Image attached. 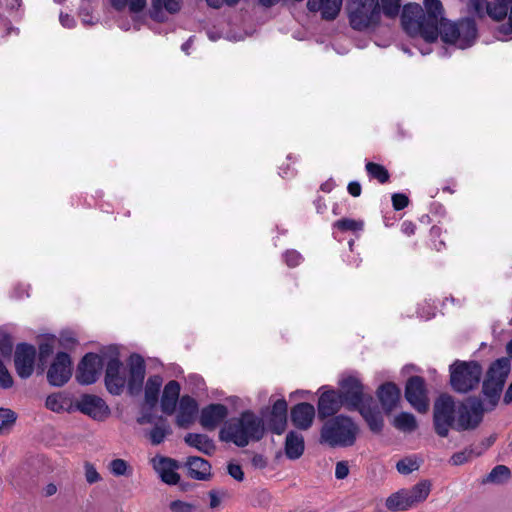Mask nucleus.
I'll use <instances>...</instances> for the list:
<instances>
[{
  "label": "nucleus",
  "instance_id": "nucleus-1",
  "mask_svg": "<svg viewBox=\"0 0 512 512\" xmlns=\"http://www.w3.org/2000/svg\"><path fill=\"white\" fill-rule=\"evenodd\" d=\"M424 8L417 3L403 6L401 25L412 38L421 37L427 43L438 39L439 27L446 20L443 18V6L440 0H424Z\"/></svg>",
  "mask_w": 512,
  "mask_h": 512
},
{
  "label": "nucleus",
  "instance_id": "nucleus-2",
  "mask_svg": "<svg viewBox=\"0 0 512 512\" xmlns=\"http://www.w3.org/2000/svg\"><path fill=\"white\" fill-rule=\"evenodd\" d=\"M264 422L252 411H244L239 417L226 421L219 432V439L245 447L250 441H259L264 436Z\"/></svg>",
  "mask_w": 512,
  "mask_h": 512
},
{
  "label": "nucleus",
  "instance_id": "nucleus-3",
  "mask_svg": "<svg viewBox=\"0 0 512 512\" xmlns=\"http://www.w3.org/2000/svg\"><path fill=\"white\" fill-rule=\"evenodd\" d=\"M358 433L359 428L351 418L338 415L324 423L320 440L330 447H350L356 442Z\"/></svg>",
  "mask_w": 512,
  "mask_h": 512
},
{
  "label": "nucleus",
  "instance_id": "nucleus-4",
  "mask_svg": "<svg viewBox=\"0 0 512 512\" xmlns=\"http://www.w3.org/2000/svg\"><path fill=\"white\" fill-rule=\"evenodd\" d=\"M450 385L460 394L476 390L483 376V368L477 361L455 360L449 367Z\"/></svg>",
  "mask_w": 512,
  "mask_h": 512
},
{
  "label": "nucleus",
  "instance_id": "nucleus-5",
  "mask_svg": "<svg viewBox=\"0 0 512 512\" xmlns=\"http://www.w3.org/2000/svg\"><path fill=\"white\" fill-rule=\"evenodd\" d=\"M475 17L469 15L457 22L446 20L439 27V35L445 43L453 44L460 49L471 47L477 38Z\"/></svg>",
  "mask_w": 512,
  "mask_h": 512
},
{
  "label": "nucleus",
  "instance_id": "nucleus-6",
  "mask_svg": "<svg viewBox=\"0 0 512 512\" xmlns=\"http://www.w3.org/2000/svg\"><path fill=\"white\" fill-rule=\"evenodd\" d=\"M348 19L351 28L356 31L377 29L381 24L378 0H350Z\"/></svg>",
  "mask_w": 512,
  "mask_h": 512
},
{
  "label": "nucleus",
  "instance_id": "nucleus-7",
  "mask_svg": "<svg viewBox=\"0 0 512 512\" xmlns=\"http://www.w3.org/2000/svg\"><path fill=\"white\" fill-rule=\"evenodd\" d=\"M511 369L509 358L503 357L494 361L483 380L482 392L488 399L489 409L493 410L500 399L506 379Z\"/></svg>",
  "mask_w": 512,
  "mask_h": 512
},
{
  "label": "nucleus",
  "instance_id": "nucleus-8",
  "mask_svg": "<svg viewBox=\"0 0 512 512\" xmlns=\"http://www.w3.org/2000/svg\"><path fill=\"white\" fill-rule=\"evenodd\" d=\"M457 419V405L452 396L440 395L434 402L433 427L435 433L446 438L450 429H455Z\"/></svg>",
  "mask_w": 512,
  "mask_h": 512
},
{
  "label": "nucleus",
  "instance_id": "nucleus-9",
  "mask_svg": "<svg viewBox=\"0 0 512 512\" xmlns=\"http://www.w3.org/2000/svg\"><path fill=\"white\" fill-rule=\"evenodd\" d=\"M487 410H490L489 407ZM486 409L479 398H469L465 403L457 406V419L455 430H473L482 422Z\"/></svg>",
  "mask_w": 512,
  "mask_h": 512
},
{
  "label": "nucleus",
  "instance_id": "nucleus-10",
  "mask_svg": "<svg viewBox=\"0 0 512 512\" xmlns=\"http://www.w3.org/2000/svg\"><path fill=\"white\" fill-rule=\"evenodd\" d=\"M339 385L338 393L348 410H356L365 402L372 401V397L364 393V387L356 377H346L340 381Z\"/></svg>",
  "mask_w": 512,
  "mask_h": 512
},
{
  "label": "nucleus",
  "instance_id": "nucleus-11",
  "mask_svg": "<svg viewBox=\"0 0 512 512\" xmlns=\"http://www.w3.org/2000/svg\"><path fill=\"white\" fill-rule=\"evenodd\" d=\"M405 398L419 413L427 412L429 401L425 380L420 376H411L405 386Z\"/></svg>",
  "mask_w": 512,
  "mask_h": 512
},
{
  "label": "nucleus",
  "instance_id": "nucleus-12",
  "mask_svg": "<svg viewBox=\"0 0 512 512\" xmlns=\"http://www.w3.org/2000/svg\"><path fill=\"white\" fill-rule=\"evenodd\" d=\"M103 367L102 359L95 353H87L77 367L76 379L82 385L96 382Z\"/></svg>",
  "mask_w": 512,
  "mask_h": 512
},
{
  "label": "nucleus",
  "instance_id": "nucleus-13",
  "mask_svg": "<svg viewBox=\"0 0 512 512\" xmlns=\"http://www.w3.org/2000/svg\"><path fill=\"white\" fill-rule=\"evenodd\" d=\"M72 375L71 359L65 352L57 353L54 361L47 371L48 382L56 387L63 386Z\"/></svg>",
  "mask_w": 512,
  "mask_h": 512
},
{
  "label": "nucleus",
  "instance_id": "nucleus-14",
  "mask_svg": "<svg viewBox=\"0 0 512 512\" xmlns=\"http://www.w3.org/2000/svg\"><path fill=\"white\" fill-rule=\"evenodd\" d=\"M36 349L26 343L18 344L14 355V364L17 375L22 379L29 378L34 371Z\"/></svg>",
  "mask_w": 512,
  "mask_h": 512
},
{
  "label": "nucleus",
  "instance_id": "nucleus-15",
  "mask_svg": "<svg viewBox=\"0 0 512 512\" xmlns=\"http://www.w3.org/2000/svg\"><path fill=\"white\" fill-rule=\"evenodd\" d=\"M75 407L77 410L93 418L94 420L102 421L110 415V409L105 401L96 396L85 394L76 402Z\"/></svg>",
  "mask_w": 512,
  "mask_h": 512
},
{
  "label": "nucleus",
  "instance_id": "nucleus-16",
  "mask_svg": "<svg viewBox=\"0 0 512 512\" xmlns=\"http://www.w3.org/2000/svg\"><path fill=\"white\" fill-rule=\"evenodd\" d=\"M105 385L113 395H120L126 385L123 364L117 356L111 357L106 365Z\"/></svg>",
  "mask_w": 512,
  "mask_h": 512
},
{
  "label": "nucleus",
  "instance_id": "nucleus-17",
  "mask_svg": "<svg viewBox=\"0 0 512 512\" xmlns=\"http://www.w3.org/2000/svg\"><path fill=\"white\" fill-rule=\"evenodd\" d=\"M129 378L126 380L128 391L131 395L141 392L146 373V366L143 358L138 354H132L128 361Z\"/></svg>",
  "mask_w": 512,
  "mask_h": 512
},
{
  "label": "nucleus",
  "instance_id": "nucleus-18",
  "mask_svg": "<svg viewBox=\"0 0 512 512\" xmlns=\"http://www.w3.org/2000/svg\"><path fill=\"white\" fill-rule=\"evenodd\" d=\"M228 416V408L223 404H210L201 410L200 424L206 430H214Z\"/></svg>",
  "mask_w": 512,
  "mask_h": 512
},
{
  "label": "nucleus",
  "instance_id": "nucleus-19",
  "mask_svg": "<svg viewBox=\"0 0 512 512\" xmlns=\"http://www.w3.org/2000/svg\"><path fill=\"white\" fill-rule=\"evenodd\" d=\"M344 402L336 390H327L323 392L318 400V416L320 419L336 414Z\"/></svg>",
  "mask_w": 512,
  "mask_h": 512
},
{
  "label": "nucleus",
  "instance_id": "nucleus-20",
  "mask_svg": "<svg viewBox=\"0 0 512 512\" xmlns=\"http://www.w3.org/2000/svg\"><path fill=\"white\" fill-rule=\"evenodd\" d=\"M376 394L382 409L386 413H390L396 409L401 398V391L393 382H386L380 385Z\"/></svg>",
  "mask_w": 512,
  "mask_h": 512
},
{
  "label": "nucleus",
  "instance_id": "nucleus-21",
  "mask_svg": "<svg viewBox=\"0 0 512 512\" xmlns=\"http://www.w3.org/2000/svg\"><path fill=\"white\" fill-rule=\"evenodd\" d=\"M153 466L164 483L176 485L179 482L180 475L175 472V469L178 468L175 460L161 456L153 459Z\"/></svg>",
  "mask_w": 512,
  "mask_h": 512
},
{
  "label": "nucleus",
  "instance_id": "nucleus-22",
  "mask_svg": "<svg viewBox=\"0 0 512 512\" xmlns=\"http://www.w3.org/2000/svg\"><path fill=\"white\" fill-rule=\"evenodd\" d=\"M343 0H308L307 8L311 12H319L322 19L334 20L340 13Z\"/></svg>",
  "mask_w": 512,
  "mask_h": 512
},
{
  "label": "nucleus",
  "instance_id": "nucleus-23",
  "mask_svg": "<svg viewBox=\"0 0 512 512\" xmlns=\"http://www.w3.org/2000/svg\"><path fill=\"white\" fill-rule=\"evenodd\" d=\"M315 417L313 405L302 402L291 409V421L300 430H307L311 427Z\"/></svg>",
  "mask_w": 512,
  "mask_h": 512
},
{
  "label": "nucleus",
  "instance_id": "nucleus-24",
  "mask_svg": "<svg viewBox=\"0 0 512 512\" xmlns=\"http://www.w3.org/2000/svg\"><path fill=\"white\" fill-rule=\"evenodd\" d=\"M197 411L198 404L196 400L188 395L182 396L176 417L177 425L182 428H187L194 421Z\"/></svg>",
  "mask_w": 512,
  "mask_h": 512
},
{
  "label": "nucleus",
  "instance_id": "nucleus-25",
  "mask_svg": "<svg viewBox=\"0 0 512 512\" xmlns=\"http://www.w3.org/2000/svg\"><path fill=\"white\" fill-rule=\"evenodd\" d=\"M180 395V384L175 381H169L163 390L161 397V410L167 415H172L176 410V405Z\"/></svg>",
  "mask_w": 512,
  "mask_h": 512
},
{
  "label": "nucleus",
  "instance_id": "nucleus-26",
  "mask_svg": "<svg viewBox=\"0 0 512 512\" xmlns=\"http://www.w3.org/2000/svg\"><path fill=\"white\" fill-rule=\"evenodd\" d=\"M188 474L192 479L205 481L211 476V465L201 457L191 456L187 459Z\"/></svg>",
  "mask_w": 512,
  "mask_h": 512
},
{
  "label": "nucleus",
  "instance_id": "nucleus-27",
  "mask_svg": "<svg viewBox=\"0 0 512 512\" xmlns=\"http://www.w3.org/2000/svg\"><path fill=\"white\" fill-rule=\"evenodd\" d=\"M512 4V0H496L494 3L488 2L484 5V13L481 16H475L483 19L486 15L495 21H500L507 16L508 9Z\"/></svg>",
  "mask_w": 512,
  "mask_h": 512
},
{
  "label": "nucleus",
  "instance_id": "nucleus-28",
  "mask_svg": "<svg viewBox=\"0 0 512 512\" xmlns=\"http://www.w3.org/2000/svg\"><path fill=\"white\" fill-rule=\"evenodd\" d=\"M365 419L371 431L379 433L384 425L383 417L377 407H372L366 402L357 409Z\"/></svg>",
  "mask_w": 512,
  "mask_h": 512
},
{
  "label": "nucleus",
  "instance_id": "nucleus-29",
  "mask_svg": "<svg viewBox=\"0 0 512 512\" xmlns=\"http://www.w3.org/2000/svg\"><path fill=\"white\" fill-rule=\"evenodd\" d=\"M184 441L206 455H212L216 449L213 440L205 434L188 433Z\"/></svg>",
  "mask_w": 512,
  "mask_h": 512
},
{
  "label": "nucleus",
  "instance_id": "nucleus-30",
  "mask_svg": "<svg viewBox=\"0 0 512 512\" xmlns=\"http://www.w3.org/2000/svg\"><path fill=\"white\" fill-rule=\"evenodd\" d=\"M304 452V438L301 434L290 431L285 440V453L289 459L295 460Z\"/></svg>",
  "mask_w": 512,
  "mask_h": 512
},
{
  "label": "nucleus",
  "instance_id": "nucleus-31",
  "mask_svg": "<svg viewBox=\"0 0 512 512\" xmlns=\"http://www.w3.org/2000/svg\"><path fill=\"white\" fill-rule=\"evenodd\" d=\"M431 491V484L429 481L424 480L410 489H405V494L408 498L411 508L427 499Z\"/></svg>",
  "mask_w": 512,
  "mask_h": 512
},
{
  "label": "nucleus",
  "instance_id": "nucleus-32",
  "mask_svg": "<svg viewBox=\"0 0 512 512\" xmlns=\"http://www.w3.org/2000/svg\"><path fill=\"white\" fill-rule=\"evenodd\" d=\"M162 377L159 375L150 376L145 385V404L154 408L158 402L160 388L162 386Z\"/></svg>",
  "mask_w": 512,
  "mask_h": 512
},
{
  "label": "nucleus",
  "instance_id": "nucleus-33",
  "mask_svg": "<svg viewBox=\"0 0 512 512\" xmlns=\"http://www.w3.org/2000/svg\"><path fill=\"white\" fill-rule=\"evenodd\" d=\"M45 405L49 410L57 413L70 411L73 407L71 398L63 392L49 395Z\"/></svg>",
  "mask_w": 512,
  "mask_h": 512
},
{
  "label": "nucleus",
  "instance_id": "nucleus-34",
  "mask_svg": "<svg viewBox=\"0 0 512 512\" xmlns=\"http://www.w3.org/2000/svg\"><path fill=\"white\" fill-rule=\"evenodd\" d=\"M169 434H171V428L167 419L163 416H159L153 425V428L149 431L148 437L153 445H159Z\"/></svg>",
  "mask_w": 512,
  "mask_h": 512
},
{
  "label": "nucleus",
  "instance_id": "nucleus-35",
  "mask_svg": "<svg viewBox=\"0 0 512 512\" xmlns=\"http://www.w3.org/2000/svg\"><path fill=\"white\" fill-rule=\"evenodd\" d=\"M385 507L391 512L406 511L411 508L405 489H400L387 497Z\"/></svg>",
  "mask_w": 512,
  "mask_h": 512
},
{
  "label": "nucleus",
  "instance_id": "nucleus-36",
  "mask_svg": "<svg viewBox=\"0 0 512 512\" xmlns=\"http://www.w3.org/2000/svg\"><path fill=\"white\" fill-rule=\"evenodd\" d=\"M151 17L158 19V14L165 9L170 14L178 13L182 7V0H151Z\"/></svg>",
  "mask_w": 512,
  "mask_h": 512
},
{
  "label": "nucleus",
  "instance_id": "nucleus-37",
  "mask_svg": "<svg viewBox=\"0 0 512 512\" xmlns=\"http://www.w3.org/2000/svg\"><path fill=\"white\" fill-rule=\"evenodd\" d=\"M380 6V14L384 17L395 20L399 15L401 16L403 6L402 0H378Z\"/></svg>",
  "mask_w": 512,
  "mask_h": 512
},
{
  "label": "nucleus",
  "instance_id": "nucleus-38",
  "mask_svg": "<svg viewBox=\"0 0 512 512\" xmlns=\"http://www.w3.org/2000/svg\"><path fill=\"white\" fill-rule=\"evenodd\" d=\"M393 425L395 428L403 432H413L418 427L415 416L408 412H401L395 416Z\"/></svg>",
  "mask_w": 512,
  "mask_h": 512
},
{
  "label": "nucleus",
  "instance_id": "nucleus-39",
  "mask_svg": "<svg viewBox=\"0 0 512 512\" xmlns=\"http://www.w3.org/2000/svg\"><path fill=\"white\" fill-rule=\"evenodd\" d=\"M110 3L116 11L128 8L131 13H139L146 7L147 0H110Z\"/></svg>",
  "mask_w": 512,
  "mask_h": 512
},
{
  "label": "nucleus",
  "instance_id": "nucleus-40",
  "mask_svg": "<svg viewBox=\"0 0 512 512\" xmlns=\"http://www.w3.org/2000/svg\"><path fill=\"white\" fill-rule=\"evenodd\" d=\"M511 476L510 469L505 465H497L495 466L491 472L486 476L484 482L488 483H503L508 480Z\"/></svg>",
  "mask_w": 512,
  "mask_h": 512
},
{
  "label": "nucleus",
  "instance_id": "nucleus-41",
  "mask_svg": "<svg viewBox=\"0 0 512 512\" xmlns=\"http://www.w3.org/2000/svg\"><path fill=\"white\" fill-rule=\"evenodd\" d=\"M366 171L371 178L377 179L380 183H386L389 180L388 170L380 164L374 162L366 163Z\"/></svg>",
  "mask_w": 512,
  "mask_h": 512
},
{
  "label": "nucleus",
  "instance_id": "nucleus-42",
  "mask_svg": "<svg viewBox=\"0 0 512 512\" xmlns=\"http://www.w3.org/2000/svg\"><path fill=\"white\" fill-rule=\"evenodd\" d=\"M420 467V461L416 456H408L396 463L397 471L402 475H408L413 471L418 470Z\"/></svg>",
  "mask_w": 512,
  "mask_h": 512
},
{
  "label": "nucleus",
  "instance_id": "nucleus-43",
  "mask_svg": "<svg viewBox=\"0 0 512 512\" xmlns=\"http://www.w3.org/2000/svg\"><path fill=\"white\" fill-rule=\"evenodd\" d=\"M17 414L8 408H0V435L9 432L14 426Z\"/></svg>",
  "mask_w": 512,
  "mask_h": 512
},
{
  "label": "nucleus",
  "instance_id": "nucleus-44",
  "mask_svg": "<svg viewBox=\"0 0 512 512\" xmlns=\"http://www.w3.org/2000/svg\"><path fill=\"white\" fill-rule=\"evenodd\" d=\"M333 226L335 228L339 229L340 231L356 232V231H361L363 229L364 223H363V221H360V220H354V219H350V218H342V219L337 220L333 224Z\"/></svg>",
  "mask_w": 512,
  "mask_h": 512
},
{
  "label": "nucleus",
  "instance_id": "nucleus-45",
  "mask_svg": "<svg viewBox=\"0 0 512 512\" xmlns=\"http://www.w3.org/2000/svg\"><path fill=\"white\" fill-rule=\"evenodd\" d=\"M481 452L475 453L473 449L466 448L460 452L454 453L449 462L454 466L463 465L469 462L473 457L479 456Z\"/></svg>",
  "mask_w": 512,
  "mask_h": 512
},
{
  "label": "nucleus",
  "instance_id": "nucleus-46",
  "mask_svg": "<svg viewBox=\"0 0 512 512\" xmlns=\"http://www.w3.org/2000/svg\"><path fill=\"white\" fill-rule=\"evenodd\" d=\"M109 470L114 476H128L131 474V468L124 459H114L109 463Z\"/></svg>",
  "mask_w": 512,
  "mask_h": 512
},
{
  "label": "nucleus",
  "instance_id": "nucleus-47",
  "mask_svg": "<svg viewBox=\"0 0 512 512\" xmlns=\"http://www.w3.org/2000/svg\"><path fill=\"white\" fill-rule=\"evenodd\" d=\"M486 0H468L466 2V12L471 16H481L484 13Z\"/></svg>",
  "mask_w": 512,
  "mask_h": 512
},
{
  "label": "nucleus",
  "instance_id": "nucleus-48",
  "mask_svg": "<svg viewBox=\"0 0 512 512\" xmlns=\"http://www.w3.org/2000/svg\"><path fill=\"white\" fill-rule=\"evenodd\" d=\"M13 349V342L9 334L0 331V353L2 356H10Z\"/></svg>",
  "mask_w": 512,
  "mask_h": 512
},
{
  "label": "nucleus",
  "instance_id": "nucleus-49",
  "mask_svg": "<svg viewBox=\"0 0 512 512\" xmlns=\"http://www.w3.org/2000/svg\"><path fill=\"white\" fill-rule=\"evenodd\" d=\"M152 409L149 406L147 408H142L140 416L137 418V423L140 425L144 424H152L154 425L159 418L160 415H155L152 413Z\"/></svg>",
  "mask_w": 512,
  "mask_h": 512
},
{
  "label": "nucleus",
  "instance_id": "nucleus-50",
  "mask_svg": "<svg viewBox=\"0 0 512 512\" xmlns=\"http://www.w3.org/2000/svg\"><path fill=\"white\" fill-rule=\"evenodd\" d=\"M169 509L171 512H194L196 510V506L182 500H174L170 502Z\"/></svg>",
  "mask_w": 512,
  "mask_h": 512
},
{
  "label": "nucleus",
  "instance_id": "nucleus-51",
  "mask_svg": "<svg viewBox=\"0 0 512 512\" xmlns=\"http://www.w3.org/2000/svg\"><path fill=\"white\" fill-rule=\"evenodd\" d=\"M286 425H287V418H285V417L282 418V417H277V416L271 415L269 426H270V429L272 432L280 435L285 431Z\"/></svg>",
  "mask_w": 512,
  "mask_h": 512
},
{
  "label": "nucleus",
  "instance_id": "nucleus-52",
  "mask_svg": "<svg viewBox=\"0 0 512 512\" xmlns=\"http://www.w3.org/2000/svg\"><path fill=\"white\" fill-rule=\"evenodd\" d=\"M13 386V378L4 363L0 360V388L8 389Z\"/></svg>",
  "mask_w": 512,
  "mask_h": 512
},
{
  "label": "nucleus",
  "instance_id": "nucleus-53",
  "mask_svg": "<svg viewBox=\"0 0 512 512\" xmlns=\"http://www.w3.org/2000/svg\"><path fill=\"white\" fill-rule=\"evenodd\" d=\"M287 402L285 399H278L272 407L271 415L277 417L287 418Z\"/></svg>",
  "mask_w": 512,
  "mask_h": 512
},
{
  "label": "nucleus",
  "instance_id": "nucleus-54",
  "mask_svg": "<svg viewBox=\"0 0 512 512\" xmlns=\"http://www.w3.org/2000/svg\"><path fill=\"white\" fill-rule=\"evenodd\" d=\"M284 260L289 267H296L302 261L301 254L296 250H288L284 254Z\"/></svg>",
  "mask_w": 512,
  "mask_h": 512
},
{
  "label": "nucleus",
  "instance_id": "nucleus-55",
  "mask_svg": "<svg viewBox=\"0 0 512 512\" xmlns=\"http://www.w3.org/2000/svg\"><path fill=\"white\" fill-rule=\"evenodd\" d=\"M392 204L395 210L404 209L409 204V199L405 194L395 193L392 195Z\"/></svg>",
  "mask_w": 512,
  "mask_h": 512
},
{
  "label": "nucleus",
  "instance_id": "nucleus-56",
  "mask_svg": "<svg viewBox=\"0 0 512 512\" xmlns=\"http://www.w3.org/2000/svg\"><path fill=\"white\" fill-rule=\"evenodd\" d=\"M85 477L86 481L89 484L96 483L101 479L100 474L97 472L95 467L90 463L85 464Z\"/></svg>",
  "mask_w": 512,
  "mask_h": 512
},
{
  "label": "nucleus",
  "instance_id": "nucleus-57",
  "mask_svg": "<svg viewBox=\"0 0 512 512\" xmlns=\"http://www.w3.org/2000/svg\"><path fill=\"white\" fill-rule=\"evenodd\" d=\"M228 474L237 481H242L244 479V472L240 465L230 463L227 467Z\"/></svg>",
  "mask_w": 512,
  "mask_h": 512
},
{
  "label": "nucleus",
  "instance_id": "nucleus-58",
  "mask_svg": "<svg viewBox=\"0 0 512 512\" xmlns=\"http://www.w3.org/2000/svg\"><path fill=\"white\" fill-rule=\"evenodd\" d=\"M349 474V467H348V464L347 462L345 461H340L336 464V468H335V477L337 479H345Z\"/></svg>",
  "mask_w": 512,
  "mask_h": 512
},
{
  "label": "nucleus",
  "instance_id": "nucleus-59",
  "mask_svg": "<svg viewBox=\"0 0 512 512\" xmlns=\"http://www.w3.org/2000/svg\"><path fill=\"white\" fill-rule=\"evenodd\" d=\"M60 343L62 346L68 348L76 343V339L72 333H62L60 336Z\"/></svg>",
  "mask_w": 512,
  "mask_h": 512
},
{
  "label": "nucleus",
  "instance_id": "nucleus-60",
  "mask_svg": "<svg viewBox=\"0 0 512 512\" xmlns=\"http://www.w3.org/2000/svg\"><path fill=\"white\" fill-rule=\"evenodd\" d=\"M53 353V346L46 342V343H41L40 346H39V357L41 360L45 359L46 357H48L49 355H51Z\"/></svg>",
  "mask_w": 512,
  "mask_h": 512
},
{
  "label": "nucleus",
  "instance_id": "nucleus-61",
  "mask_svg": "<svg viewBox=\"0 0 512 512\" xmlns=\"http://www.w3.org/2000/svg\"><path fill=\"white\" fill-rule=\"evenodd\" d=\"M347 190L351 196L358 197L361 195L362 188L359 182L352 181L348 184Z\"/></svg>",
  "mask_w": 512,
  "mask_h": 512
},
{
  "label": "nucleus",
  "instance_id": "nucleus-62",
  "mask_svg": "<svg viewBox=\"0 0 512 512\" xmlns=\"http://www.w3.org/2000/svg\"><path fill=\"white\" fill-rule=\"evenodd\" d=\"M499 33L508 35L512 33V6L508 15V24H503L499 27Z\"/></svg>",
  "mask_w": 512,
  "mask_h": 512
},
{
  "label": "nucleus",
  "instance_id": "nucleus-63",
  "mask_svg": "<svg viewBox=\"0 0 512 512\" xmlns=\"http://www.w3.org/2000/svg\"><path fill=\"white\" fill-rule=\"evenodd\" d=\"M209 498H210L209 506H210L211 509H215V508H217L220 505L221 500H220V498L218 496V493L216 491L211 490L209 492Z\"/></svg>",
  "mask_w": 512,
  "mask_h": 512
},
{
  "label": "nucleus",
  "instance_id": "nucleus-64",
  "mask_svg": "<svg viewBox=\"0 0 512 512\" xmlns=\"http://www.w3.org/2000/svg\"><path fill=\"white\" fill-rule=\"evenodd\" d=\"M251 461H252L253 466H255L257 468H264L267 465L266 459L260 454H255L252 457Z\"/></svg>",
  "mask_w": 512,
  "mask_h": 512
}]
</instances>
